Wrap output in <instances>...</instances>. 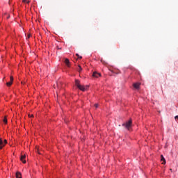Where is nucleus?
Wrapping results in <instances>:
<instances>
[{
	"mask_svg": "<svg viewBox=\"0 0 178 178\" xmlns=\"http://www.w3.org/2000/svg\"><path fill=\"white\" fill-rule=\"evenodd\" d=\"M131 124H132V121L131 120H129L125 124H122V126L124 128L127 129V130H130V129L131 128Z\"/></svg>",
	"mask_w": 178,
	"mask_h": 178,
	"instance_id": "1",
	"label": "nucleus"
},
{
	"mask_svg": "<svg viewBox=\"0 0 178 178\" xmlns=\"http://www.w3.org/2000/svg\"><path fill=\"white\" fill-rule=\"evenodd\" d=\"M8 144V140L6 139H2V138H0V149H2L5 145Z\"/></svg>",
	"mask_w": 178,
	"mask_h": 178,
	"instance_id": "2",
	"label": "nucleus"
},
{
	"mask_svg": "<svg viewBox=\"0 0 178 178\" xmlns=\"http://www.w3.org/2000/svg\"><path fill=\"white\" fill-rule=\"evenodd\" d=\"M12 84H13V76H10V81L6 83V86L7 87H10Z\"/></svg>",
	"mask_w": 178,
	"mask_h": 178,
	"instance_id": "3",
	"label": "nucleus"
},
{
	"mask_svg": "<svg viewBox=\"0 0 178 178\" xmlns=\"http://www.w3.org/2000/svg\"><path fill=\"white\" fill-rule=\"evenodd\" d=\"M78 88L81 90V91H86V90L88 88V86H84L83 85H81L80 86L78 87Z\"/></svg>",
	"mask_w": 178,
	"mask_h": 178,
	"instance_id": "4",
	"label": "nucleus"
},
{
	"mask_svg": "<svg viewBox=\"0 0 178 178\" xmlns=\"http://www.w3.org/2000/svg\"><path fill=\"white\" fill-rule=\"evenodd\" d=\"M93 77H95L96 79H98L99 77H101V73H98L97 72H94L92 74Z\"/></svg>",
	"mask_w": 178,
	"mask_h": 178,
	"instance_id": "5",
	"label": "nucleus"
},
{
	"mask_svg": "<svg viewBox=\"0 0 178 178\" xmlns=\"http://www.w3.org/2000/svg\"><path fill=\"white\" fill-rule=\"evenodd\" d=\"M64 62H65L66 66H67V67H70V61L69 60L68 58H65Z\"/></svg>",
	"mask_w": 178,
	"mask_h": 178,
	"instance_id": "6",
	"label": "nucleus"
},
{
	"mask_svg": "<svg viewBox=\"0 0 178 178\" xmlns=\"http://www.w3.org/2000/svg\"><path fill=\"white\" fill-rule=\"evenodd\" d=\"M24 159H26V154L22 155V156H21V158H20V160H21L24 163H26V160H24Z\"/></svg>",
	"mask_w": 178,
	"mask_h": 178,
	"instance_id": "7",
	"label": "nucleus"
},
{
	"mask_svg": "<svg viewBox=\"0 0 178 178\" xmlns=\"http://www.w3.org/2000/svg\"><path fill=\"white\" fill-rule=\"evenodd\" d=\"M161 161L162 163V165H165V163H166V160L165 159V157H163V155H161Z\"/></svg>",
	"mask_w": 178,
	"mask_h": 178,
	"instance_id": "8",
	"label": "nucleus"
},
{
	"mask_svg": "<svg viewBox=\"0 0 178 178\" xmlns=\"http://www.w3.org/2000/svg\"><path fill=\"white\" fill-rule=\"evenodd\" d=\"M75 86H77V88H79V87H80L81 85L80 84V81H79L78 79L75 80Z\"/></svg>",
	"mask_w": 178,
	"mask_h": 178,
	"instance_id": "9",
	"label": "nucleus"
},
{
	"mask_svg": "<svg viewBox=\"0 0 178 178\" xmlns=\"http://www.w3.org/2000/svg\"><path fill=\"white\" fill-rule=\"evenodd\" d=\"M16 178H22V172H16Z\"/></svg>",
	"mask_w": 178,
	"mask_h": 178,
	"instance_id": "10",
	"label": "nucleus"
},
{
	"mask_svg": "<svg viewBox=\"0 0 178 178\" xmlns=\"http://www.w3.org/2000/svg\"><path fill=\"white\" fill-rule=\"evenodd\" d=\"M134 88H136V90H138L140 88V83H134Z\"/></svg>",
	"mask_w": 178,
	"mask_h": 178,
	"instance_id": "11",
	"label": "nucleus"
},
{
	"mask_svg": "<svg viewBox=\"0 0 178 178\" xmlns=\"http://www.w3.org/2000/svg\"><path fill=\"white\" fill-rule=\"evenodd\" d=\"M3 123H5V124H6V123H8V119L6 118V117H5L3 120Z\"/></svg>",
	"mask_w": 178,
	"mask_h": 178,
	"instance_id": "12",
	"label": "nucleus"
},
{
	"mask_svg": "<svg viewBox=\"0 0 178 178\" xmlns=\"http://www.w3.org/2000/svg\"><path fill=\"white\" fill-rule=\"evenodd\" d=\"M81 70H83V68H81V66L79 65L78 66V72L80 73V72H81Z\"/></svg>",
	"mask_w": 178,
	"mask_h": 178,
	"instance_id": "13",
	"label": "nucleus"
},
{
	"mask_svg": "<svg viewBox=\"0 0 178 178\" xmlns=\"http://www.w3.org/2000/svg\"><path fill=\"white\" fill-rule=\"evenodd\" d=\"M76 56H78V58H79V59H82V58H83L82 56H79V54H76Z\"/></svg>",
	"mask_w": 178,
	"mask_h": 178,
	"instance_id": "14",
	"label": "nucleus"
},
{
	"mask_svg": "<svg viewBox=\"0 0 178 178\" xmlns=\"http://www.w3.org/2000/svg\"><path fill=\"white\" fill-rule=\"evenodd\" d=\"M4 17H6V19H9V15L5 14V15H4Z\"/></svg>",
	"mask_w": 178,
	"mask_h": 178,
	"instance_id": "15",
	"label": "nucleus"
},
{
	"mask_svg": "<svg viewBox=\"0 0 178 178\" xmlns=\"http://www.w3.org/2000/svg\"><path fill=\"white\" fill-rule=\"evenodd\" d=\"M57 87H58V88H60V83H57Z\"/></svg>",
	"mask_w": 178,
	"mask_h": 178,
	"instance_id": "16",
	"label": "nucleus"
},
{
	"mask_svg": "<svg viewBox=\"0 0 178 178\" xmlns=\"http://www.w3.org/2000/svg\"><path fill=\"white\" fill-rule=\"evenodd\" d=\"M95 108H98V104H95Z\"/></svg>",
	"mask_w": 178,
	"mask_h": 178,
	"instance_id": "17",
	"label": "nucleus"
},
{
	"mask_svg": "<svg viewBox=\"0 0 178 178\" xmlns=\"http://www.w3.org/2000/svg\"><path fill=\"white\" fill-rule=\"evenodd\" d=\"M24 2H26L27 3H29L30 1H27V0H24Z\"/></svg>",
	"mask_w": 178,
	"mask_h": 178,
	"instance_id": "18",
	"label": "nucleus"
},
{
	"mask_svg": "<svg viewBox=\"0 0 178 178\" xmlns=\"http://www.w3.org/2000/svg\"><path fill=\"white\" fill-rule=\"evenodd\" d=\"M31 37V34L28 35V38H30Z\"/></svg>",
	"mask_w": 178,
	"mask_h": 178,
	"instance_id": "19",
	"label": "nucleus"
},
{
	"mask_svg": "<svg viewBox=\"0 0 178 178\" xmlns=\"http://www.w3.org/2000/svg\"><path fill=\"white\" fill-rule=\"evenodd\" d=\"M29 118H33V115H29Z\"/></svg>",
	"mask_w": 178,
	"mask_h": 178,
	"instance_id": "20",
	"label": "nucleus"
}]
</instances>
